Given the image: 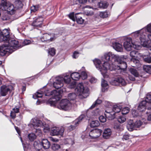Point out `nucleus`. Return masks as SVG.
<instances>
[{
  "mask_svg": "<svg viewBox=\"0 0 151 151\" xmlns=\"http://www.w3.org/2000/svg\"><path fill=\"white\" fill-rule=\"evenodd\" d=\"M41 144L42 146L45 150L49 148L50 146V142L46 139H42Z\"/></svg>",
  "mask_w": 151,
  "mask_h": 151,
  "instance_id": "412c9836",
  "label": "nucleus"
},
{
  "mask_svg": "<svg viewBox=\"0 0 151 151\" xmlns=\"http://www.w3.org/2000/svg\"><path fill=\"white\" fill-rule=\"evenodd\" d=\"M4 42H7L8 44H6L7 45L8 47L10 49H12L13 50V51L17 48H18L17 45L18 42L13 39H11L9 36V39L6 41H3Z\"/></svg>",
  "mask_w": 151,
  "mask_h": 151,
  "instance_id": "9b49d317",
  "label": "nucleus"
},
{
  "mask_svg": "<svg viewBox=\"0 0 151 151\" xmlns=\"http://www.w3.org/2000/svg\"><path fill=\"white\" fill-rule=\"evenodd\" d=\"M52 148L53 150H57L60 148V146L57 144H54L52 145Z\"/></svg>",
  "mask_w": 151,
  "mask_h": 151,
  "instance_id": "49530a36",
  "label": "nucleus"
},
{
  "mask_svg": "<svg viewBox=\"0 0 151 151\" xmlns=\"http://www.w3.org/2000/svg\"><path fill=\"white\" fill-rule=\"evenodd\" d=\"M1 4L8 14L13 15L15 13L16 9L10 3L7 2L6 0H2Z\"/></svg>",
  "mask_w": 151,
  "mask_h": 151,
  "instance_id": "6e6552de",
  "label": "nucleus"
},
{
  "mask_svg": "<svg viewBox=\"0 0 151 151\" xmlns=\"http://www.w3.org/2000/svg\"><path fill=\"white\" fill-rule=\"evenodd\" d=\"M147 56H146L145 55H142V57L145 62L150 63H151V57L148 56V52H147Z\"/></svg>",
  "mask_w": 151,
  "mask_h": 151,
  "instance_id": "bb28decb",
  "label": "nucleus"
},
{
  "mask_svg": "<svg viewBox=\"0 0 151 151\" xmlns=\"http://www.w3.org/2000/svg\"><path fill=\"white\" fill-rule=\"evenodd\" d=\"M126 120V118L124 116H120L118 119V121L119 122L121 123H122Z\"/></svg>",
  "mask_w": 151,
  "mask_h": 151,
  "instance_id": "37998d69",
  "label": "nucleus"
},
{
  "mask_svg": "<svg viewBox=\"0 0 151 151\" xmlns=\"http://www.w3.org/2000/svg\"><path fill=\"white\" fill-rule=\"evenodd\" d=\"M48 52L49 55L54 56L55 54V50L54 48H51L49 50Z\"/></svg>",
  "mask_w": 151,
  "mask_h": 151,
  "instance_id": "c03bdc74",
  "label": "nucleus"
},
{
  "mask_svg": "<svg viewBox=\"0 0 151 151\" xmlns=\"http://www.w3.org/2000/svg\"><path fill=\"white\" fill-rule=\"evenodd\" d=\"M31 122L33 127L35 129L38 127H42L45 132H47L49 130L50 128L49 126L46 125L44 123L42 122L41 121L32 119L31 120Z\"/></svg>",
  "mask_w": 151,
  "mask_h": 151,
  "instance_id": "9d476101",
  "label": "nucleus"
},
{
  "mask_svg": "<svg viewBox=\"0 0 151 151\" xmlns=\"http://www.w3.org/2000/svg\"><path fill=\"white\" fill-rule=\"evenodd\" d=\"M99 119L101 122L104 123L106 121V118L103 116H100L99 117Z\"/></svg>",
  "mask_w": 151,
  "mask_h": 151,
  "instance_id": "4d7b16f0",
  "label": "nucleus"
},
{
  "mask_svg": "<svg viewBox=\"0 0 151 151\" xmlns=\"http://www.w3.org/2000/svg\"><path fill=\"white\" fill-rule=\"evenodd\" d=\"M122 107L120 106H118L117 105H114L113 106V109L112 110L113 112L115 113L119 112L121 110Z\"/></svg>",
  "mask_w": 151,
  "mask_h": 151,
  "instance_id": "c85d7f7f",
  "label": "nucleus"
},
{
  "mask_svg": "<svg viewBox=\"0 0 151 151\" xmlns=\"http://www.w3.org/2000/svg\"><path fill=\"white\" fill-rule=\"evenodd\" d=\"M102 59L104 61L109 62L111 64L110 66L108 65L104 67V69L105 70L121 69L124 71L127 68V64L125 62L122 61L118 55L113 54L111 52H109L105 54Z\"/></svg>",
  "mask_w": 151,
  "mask_h": 151,
  "instance_id": "f257e3e1",
  "label": "nucleus"
},
{
  "mask_svg": "<svg viewBox=\"0 0 151 151\" xmlns=\"http://www.w3.org/2000/svg\"><path fill=\"white\" fill-rule=\"evenodd\" d=\"M129 71L135 77H137L138 76L139 73L136 70L133 68H131L130 69Z\"/></svg>",
  "mask_w": 151,
  "mask_h": 151,
  "instance_id": "c9c22d12",
  "label": "nucleus"
},
{
  "mask_svg": "<svg viewBox=\"0 0 151 151\" xmlns=\"http://www.w3.org/2000/svg\"><path fill=\"white\" fill-rule=\"evenodd\" d=\"M100 123L98 120L93 121L90 124V125L92 127H97L99 126Z\"/></svg>",
  "mask_w": 151,
  "mask_h": 151,
  "instance_id": "473e14b6",
  "label": "nucleus"
},
{
  "mask_svg": "<svg viewBox=\"0 0 151 151\" xmlns=\"http://www.w3.org/2000/svg\"><path fill=\"white\" fill-rule=\"evenodd\" d=\"M139 57L137 58H133L131 59V61L132 62H133L135 64L137 65L139 64Z\"/></svg>",
  "mask_w": 151,
  "mask_h": 151,
  "instance_id": "79ce46f5",
  "label": "nucleus"
},
{
  "mask_svg": "<svg viewBox=\"0 0 151 151\" xmlns=\"http://www.w3.org/2000/svg\"><path fill=\"white\" fill-rule=\"evenodd\" d=\"M129 109L128 107H125L123 108L121 111L122 114H126L129 113Z\"/></svg>",
  "mask_w": 151,
  "mask_h": 151,
  "instance_id": "a18cd8bd",
  "label": "nucleus"
},
{
  "mask_svg": "<svg viewBox=\"0 0 151 151\" xmlns=\"http://www.w3.org/2000/svg\"><path fill=\"white\" fill-rule=\"evenodd\" d=\"M130 55L132 58H137L141 56L138 52L135 51H131L130 53Z\"/></svg>",
  "mask_w": 151,
  "mask_h": 151,
  "instance_id": "c756f323",
  "label": "nucleus"
},
{
  "mask_svg": "<svg viewBox=\"0 0 151 151\" xmlns=\"http://www.w3.org/2000/svg\"><path fill=\"white\" fill-rule=\"evenodd\" d=\"M28 136L29 139L31 141H33L36 137V135L33 133L29 134Z\"/></svg>",
  "mask_w": 151,
  "mask_h": 151,
  "instance_id": "f704fd0d",
  "label": "nucleus"
},
{
  "mask_svg": "<svg viewBox=\"0 0 151 151\" xmlns=\"http://www.w3.org/2000/svg\"><path fill=\"white\" fill-rule=\"evenodd\" d=\"M124 46L125 49L128 51H130L132 47L138 50L141 47V45L137 44L136 43H132L131 38H127L126 39L124 43Z\"/></svg>",
  "mask_w": 151,
  "mask_h": 151,
  "instance_id": "423d86ee",
  "label": "nucleus"
},
{
  "mask_svg": "<svg viewBox=\"0 0 151 151\" xmlns=\"http://www.w3.org/2000/svg\"><path fill=\"white\" fill-rule=\"evenodd\" d=\"M109 14L107 12H100L99 16L102 18H106L108 17Z\"/></svg>",
  "mask_w": 151,
  "mask_h": 151,
  "instance_id": "ea45409f",
  "label": "nucleus"
},
{
  "mask_svg": "<svg viewBox=\"0 0 151 151\" xmlns=\"http://www.w3.org/2000/svg\"><path fill=\"white\" fill-rule=\"evenodd\" d=\"M146 104V101H142L138 106L137 108L138 110L141 112L145 111V110Z\"/></svg>",
  "mask_w": 151,
  "mask_h": 151,
  "instance_id": "5701e85b",
  "label": "nucleus"
},
{
  "mask_svg": "<svg viewBox=\"0 0 151 151\" xmlns=\"http://www.w3.org/2000/svg\"><path fill=\"white\" fill-rule=\"evenodd\" d=\"M146 29H143L142 30V32H143V31L144 30H145ZM147 31L148 32L150 33H151V24H148L147 27V28L146 29Z\"/></svg>",
  "mask_w": 151,
  "mask_h": 151,
  "instance_id": "13d9d810",
  "label": "nucleus"
},
{
  "mask_svg": "<svg viewBox=\"0 0 151 151\" xmlns=\"http://www.w3.org/2000/svg\"><path fill=\"white\" fill-rule=\"evenodd\" d=\"M30 41L29 40H25L23 42V44L24 45H27L30 43Z\"/></svg>",
  "mask_w": 151,
  "mask_h": 151,
  "instance_id": "0e129e2a",
  "label": "nucleus"
},
{
  "mask_svg": "<svg viewBox=\"0 0 151 151\" xmlns=\"http://www.w3.org/2000/svg\"><path fill=\"white\" fill-rule=\"evenodd\" d=\"M69 18L73 21L76 20L77 22L79 24H82L83 23L84 20L80 16L79 13L76 14L75 16L73 13H70L69 15Z\"/></svg>",
  "mask_w": 151,
  "mask_h": 151,
  "instance_id": "4468645a",
  "label": "nucleus"
},
{
  "mask_svg": "<svg viewBox=\"0 0 151 151\" xmlns=\"http://www.w3.org/2000/svg\"><path fill=\"white\" fill-rule=\"evenodd\" d=\"M43 92L41 91H39L35 94V95L37 98H41L42 96Z\"/></svg>",
  "mask_w": 151,
  "mask_h": 151,
  "instance_id": "09e8293b",
  "label": "nucleus"
},
{
  "mask_svg": "<svg viewBox=\"0 0 151 151\" xmlns=\"http://www.w3.org/2000/svg\"><path fill=\"white\" fill-rule=\"evenodd\" d=\"M2 19L3 20H7L10 19V17L7 14H4L2 16Z\"/></svg>",
  "mask_w": 151,
  "mask_h": 151,
  "instance_id": "864d4df0",
  "label": "nucleus"
},
{
  "mask_svg": "<svg viewBox=\"0 0 151 151\" xmlns=\"http://www.w3.org/2000/svg\"><path fill=\"white\" fill-rule=\"evenodd\" d=\"M111 83L112 85L117 86L120 85L122 86H124L126 84L124 80L121 77L115 78L111 82Z\"/></svg>",
  "mask_w": 151,
  "mask_h": 151,
  "instance_id": "dca6fc26",
  "label": "nucleus"
},
{
  "mask_svg": "<svg viewBox=\"0 0 151 151\" xmlns=\"http://www.w3.org/2000/svg\"><path fill=\"white\" fill-rule=\"evenodd\" d=\"M143 101H146V103H151V95H147L145 100H143Z\"/></svg>",
  "mask_w": 151,
  "mask_h": 151,
  "instance_id": "3c124183",
  "label": "nucleus"
},
{
  "mask_svg": "<svg viewBox=\"0 0 151 151\" xmlns=\"http://www.w3.org/2000/svg\"><path fill=\"white\" fill-rule=\"evenodd\" d=\"M13 52L12 49H10L7 45L5 44L0 46V55L1 56H4L6 54L8 55Z\"/></svg>",
  "mask_w": 151,
  "mask_h": 151,
  "instance_id": "ddd939ff",
  "label": "nucleus"
},
{
  "mask_svg": "<svg viewBox=\"0 0 151 151\" xmlns=\"http://www.w3.org/2000/svg\"><path fill=\"white\" fill-rule=\"evenodd\" d=\"M75 82H73L69 84L68 87L70 88H72L75 87Z\"/></svg>",
  "mask_w": 151,
  "mask_h": 151,
  "instance_id": "680f3d73",
  "label": "nucleus"
},
{
  "mask_svg": "<svg viewBox=\"0 0 151 151\" xmlns=\"http://www.w3.org/2000/svg\"><path fill=\"white\" fill-rule=\"evenodd\" d=\"M97 79L94 77H92L90 79V81L92 83H95Z\"/></svg>",
  "mask_w": 151,
  "mask_h": 151,
  "instance_id": "338daca9",
  "label": "nucleus"
},
{
  "mask_svg": "<svg viewBox=\"0 0 151 151\" xmlns=\"http://www.w3.org/2000/svg\"><path fill=\"white\" fill-rule=\"evenodd\" d=\"M102 131L99 129H94L91 130L89 133V136L91 138L95 139L100 136Z\"/></svg>",
  "mask_w": 151,
  "mask_h": 151,
  "instance_id": "6ab92c4d",
  "label": "nucleus"
},
{
  "mask_svg": "<svg viewBox=\"0 0 151 151\" xmlns=\"http://www.w3.org/2000/svg\"><path fill=\"white\" fill-rule=\"evenodd\" d=\"M77 95L82 96L84 97L87 96V94L89 91V89L86 87H85L81 83H78L75 90Z\"/></svg>",
  "mask_w": 151,
  "mask_h": 151,
  "instance_id": "0eeeda50",
  "label": "nucleus"
},
{
  "mask_svg": "<svg viewBox=\"0 0 151 151\" xmlns=\"http://www.w3.org/2000/svg\"><path fill=\"white\" fill-rule=\"evenodd\" d=\"M76 95L75 93H70L68 95V99L70 100H75L76 97Z\"/></svg>",
  "mask_w": 151,
  "mask_h": 151,
  "instance_id": "4c0bfd02",
  "label": "nucleus"
},
{
  "mask_svg": "<svg viewBox=\"0 0 151 151\" xmlns=\"http://www.w3.org/2000/svg\"><path fill=\"white\" fill-rule=\"evenodd\" d=\"M16 7L17 9L22 8L23 6V4L20 1H17L15 2Z\"/></svg>",
  "mask_w": 151,
  "mask_h": 151,
  "instance_id": "a19ab883",
  "label": "nucleus"
},
{
  "mask_svg": "<svg viewBox=\"0 0 151 151\" xmlns=\"http://www.w3.org/2000/svg\"><path fill=\"white\" fill-rule=\"evenodd\" d=\"M34 147L36 150L39 151L42 147V144L37 141H35L34 143Z\"/></svg>",
  "mask_w": 151,
  "mask_h": 151,
  "instance_id": "cd10ccee",
  "label": "nucleus"
},
{
  "mask_svg": "<svg viewBox=\"0 0 151 151\" xmlns=\"http://www.w3.org/2000/svg\"><path fill=\"white\" fill-rule=\"evenodd\" d=\"M107 53H105L104 56H102L101 57V59L102 61L104 62L103 64H101V61L100 60L98 59H95L93 60V61L94 63V64L95 65L96 68L101 72V73L104 78L106 77L107 76H106L105 73H106V71L108 70H105L104 69L105 68L104 67H106L108 65H109V66H111V64L109 62H107L106 61H104V60H103V59H102L103 57L104 56L105 54Z\"/></svg>",
  "mask_w": 151,
  "mask_h": 151,
  "instance_id": "7ed1b4c3",
  "label": "nucleus"
},
{
  "mask_svg": "<svg viewBox=\"0 0 151 151\" xmlns=\"http://www.w3.org/2000/svg\"><path fill=\"white\" fill-rule=\"evenodd\" d=\"M142 124V122L140 120L137 121L134 124L135 128L139 127Z\"/></svg>",
  "mask_w": 151,
  "mask_h": 151,
  "instance_id": "8fccbe9b",
  "label": "nucleus"
},
{
  "mask_svg": "<svg viewBox=\"0 0 151 151\" xmlns=\"http://www.w3.org/2000/svg\"><path fill=\"white\" fill-rule=\"evenodd\" d=\"M114 127L115 129L119 130L121 131L123 130V127L122 125H121L120 124H117L116 125H115Z\"/></svg>",
  "mask_w": 151,
  "mask_h": 151,
  "instance_id": "5fc2aeb1",
  "label": "nucleus"
},
{
  "mask_svg": "<svg viewBox=\"0 0 151 151\" xmlns=\"http://www.w3.org/2000/svg\"><path fill=\"white\" fill-rule=\"evenodd\" d=\"M39 9V7L38 6H32L31 8V12H35L37 11Z\"/></svg>",
  "mask_w": 151,
  "mask_h": 151,
  "instance_id": "603ef678",
  "label": "nucleus"
},
{
  "mask_svg": "<svg viewBox=\"0 0 151 151\" xmlns=\"http://www.w3.org/2000/svg\"><path fill=\"white\" fill-rule=\"evenodd\" d=\"M15 112L13 111H11L10 113V116L13 119H14L16 117V114Z\"/></svg>",
  "mask_w": 151,
  "mask_h": 151,
  "instance_id": "774afa93",
  "label": "nucleus"
},
{
  "mask_svg": "<svg viewBox=\"0 0 151 151\" xmlns=\"http://www.w3.org/2000/svg\"><path fill=\"white\" fill-rule=\"evenodd\" d=\"M70 76L73 80H78L80 78V75L78 73L74 72L71 74Z\"/></svg>",
  "mask_w": 151,
  "mask_h": 151,
  "instance_id": "a878e982",
  "label": "nucleus"
},
{
  "mask_svg": "<svg viewBox=\"0 0 151 151\" xmlns=\"http://www.w3.org/2000/svg\"><path fill=\"white\" fill-rule=\"evenodd\" d=\"M9 32L7 29L0 31V42L6 41L9 39Z\"/></svg>",
  "mask_w": 151,
  "mask_h": 151,
  "instance_id": "f3484780",
  "label": "nucleus"
},
{
  "mask_svg": "<svg viewBox=\"0 0 151 151\" xmlns=\"http://www.w3.org/2000/svg\"><path fill=\"white\" fill-rule=\"evenodd\" d=\"M43 18L42 17H38L36 18L33 21L32 25L35 28L41 27L42 25Z\"/></svg>",
  "mask_w": 151,
  "mask_h": 151,
  "instance_id": "a211bd4d",
  "label": "nucleus"
},
{
  "mask_svg": "<svg viewBox=\"0 0 151 151\" xmlns=\"http://www.w3.org/2000/svg\"><path fill=\"white\" fill-rule=\"evenodd\" d=\"M98 5L100 8H106L108 7V4L106 1H101L98 3Z\"/></svg>",
  "mask_w": 151,
  "mask_h": 151,
  "instance_id": "7c9ffc66",
  "label": "nucleus"
},
{
  "mask_svg": "<svg viewBox=\"0 0 151 151\" xmlns=\"http://www.w3.org/2000/svg\"><path fill=\"white\" fill-rule=\"evenodd\" d=\"M71 79L69 76H65L64 78L59 76L56 78V81L54 83L53 85L55 88L59 89L63 86V82L69 83Z\"/></svg>",
  "mask_w": 151,
  "mask_h": 151,
  "instance_id": "20e7f679",
  "label": "nucleus"
},
{
  "mask_svg": "<svg viewBox=\"0 0 151 151\" xmlns=\"http://www.w3.org/2000/svg\"><path fill=\"white\" fill-rule=\"evenodd\" d=\"M10 91V89L9 87L4 85L1 87L0 93L1 96H5L7 94L8 91Z\"/></svg>",
  "mask_w": 151,
  "mask_h": 151,
  "instance_id": "aec40b11",
  "label": "nucleus"
},
{
  "mask_svg": "<svg viewBox=\"0 0 151 151\" xmlns=\"http://www.w3.org/2000/svg\"><path fill=\"white\" fill-rule=\"evenodd\" d=\"M112 109L111 110V111H109L108 110H106L105 111V114L107 117H108L111 119L113 118V116L112 114H111L110 113H112Z\"/></svg>",
  "mask_w": 151,
  "mask_h": 151,
  "instance_id": "72a5a7b5",
  "label": "nucleus"
},
{
  "mask_svg": "<svg viewBox=\"0 0 151 151\" xmlns=\"http://www.w3.org/2000/svg\"><path fill=\"white\" fill-rule=\"evenodd\" d=\"M102 102V100L101 99H97L95 103L93 104V105L90 107V109H93L96 106L101 104Z\"/></svg>",
  "mask_w": 151,
  "mask_h": 151,
  "instance_id": "2f4dec72",
  "label": "nucleus"
},
{
  "mask_svg": "<svg viewBox=\"0 0 151 151\" xmlns=\"http://www.w3.org/2000/svg\"><path fill=\"white\" fill-rule=\"evenodd\" d=\"M80 77H81L83 80L85 79L87 77V74L85 72H82L81 73Z\"/></svg>",
  "mask_w": 151,
  "mask_h": 151,
  "instance_id": "6e6d98bb",
  "label": "nucleus"
},
{
  "mask_svg": "<svg viewBox=\"0 0 151 151\" xmlns=\"http://www.w3.org/2000/svg\"><path fill=\"white\" fill-rule=\"evenodd\" d=\"M135 35V36H139L141 45L144 47L149 48V50L151 51V44L150 41L145 40V35L142 33V30H140L136 32Z\"/></svg>",
  "mask_w": 151,
  "mask_h": 151,
  "instance_id": "39448f33",
  "label": "nucleus"
},
{
  "mask_svg": "<svg viewBox=\"0 0 151 151\" xmlns=\"http://www.w3.org/2000/svg\"><path fill=\"white\" fill-rule=\"evenodd\" d=\"M111 133L110 129L107 128L105 129L103 134V137L105 139L108 138L111 136Z\"/></svg>",
  "mask_w": 151,
  "mask_h": 151,
  "instance_id": "4be33fe9",
  "label": "nucleus"
},
{
  "mask_svg": "<svg viewBox=\"0 0 151 151\" xmlns=\"http://www.w3.org/2000/svg\"><path fill=\"white\" fill-rule=\"evenodd\" d=\"M127 128L130 131H132L135 128L133 120H130L128 122Z\"/></svg>",
  "mask_w": 151,
  "mask_h": 151,
  "instance_id": "b1692460",
  "label": "nucleus"
},
{
  "mask_svg": "<svg viewBox=\"0 0 151 151\" xmlns=\"http://www.w3.org/2000/svg\"><path fill=\"white\" fill-rule=\"evenodd\" d=\"M12 111L15 112V113H18L19 112V108L17 106L15 107L14 109H13Z\"/></svg>",
  "mask_w": 151,
  "mask_h": 151,
  "instance_id": "052dcab7",
  "label": "nucleus"
},
{
  "mask_svg": "<svg viewBox=\"0 0 151 151\" xmlns=\"http://www.w3.org/2000/svg\"><path fill=\"white\" fill-rule=\"evenodd\" d=\"M101 86L103 88V89H102V91H105V88H106V89H107L106 87L108 86V84L107 83V81L104 80H102L101 81Z\"/></svg>",
  "mask_w": 151,
  "mask_h": 151,
  "instance_id": "e433bc0d",
  "label": "nucleus"
},
{
  "mask_svg": "<svg viewBox=\"0 0 151 151\" xmlns=\"http://www.w3.org/2000/svg\"><path fill=\"white\" fill-rule=\"evenodd\" d=\"M64 131L63 127H54L52 129L51 133L53 135H60L62 136Z\"/></svg>",
  "mask_w": 151,
  "mask_h": 151,
  "instance_id": "f8f14e48",
  "label": "nucleus"
},
{
  "mask_svg": "<svg viewBox=\"0 0 151 151\" xmlns=\"http://www.w3.org/2000/svg\"><path fill=\"white\" fill-rule=\"evenodd\" d=\"M44 93L45 96H52V98L55 99V100L50 99L47 101V103L50 104L51 106H55L57 103V101L59 100L62 96L59 91L57 90H54L52 91L47 90L44 92Z\"/></svg>",
  "mask_w": 151,
  "mask_h": 151,
  "instance_id": "f03ea898",
  "label": "nucleus"
},
{
  "mask_svg": "<svg viewBox=\"0 0 151 151\" xmlns=\"http://www.w3.org/2000/svg\"><path fill=\"white\" fill-rule=\"evenodd\" d=\"M74 123L75 124V125H71L69 127V129L70 131L72 130L75 129V127L77 126L78 124V122H76V121H74Z\"/></svg>",
  "mask_w": 151,
  "mask_h": 151,
  "instance_id": "de8ad7c7",
  "label": "nucleus"
},
{
  "mask_svg": "<svg viewBox=\"0 0 151 151\" xmlns=\"http://www.w3.org/2000/svg\"><path fill=\"white\" fill-rule=\"evenodd\" d=\"M113 48L117 51L121 52L122 50V46L120 43L115 42L113 44Z\"/></svg>",
  "mask_w": 151,
  "mask_h": 151,
  "instance_id": "393cba45",
  "label": "nucleus"
},
{
  "mask_svg": "<svg viewBox=\"0 0 151 151\" xmlns=\"http://www.w3.org/2000/svg\"><path fill=\"white\" fill-rule=\"evenodd\" d=\"M71 107V103L67 99H62L57 105L58 109L65 111L70 110Z\"/></svg>",
  "mask_w": 151,
  "mask_h": 151,
  "instance_id": "1a4fd4ad",
  "label": "nucleus"
},
{
  "mask_svg": "<svg viewBox=\"0 0 151 151\" xmlns=\"http://www.w3.org/2000/svg\"><path fill=\"white\" fill-rule=\"evenodd\" d=\"M85 117V115H84L83 114L81 115L78 118V121H77V120H76L75 121H76V122H78V124L80 122V121L82 120Z\"/></svg>",
  "mask_w": 151,
  "mask_h": 151,
  "instance_id": "bf43d9fd",
  "label": "nucleus"
},
{
  "mask_svg": "<svg viewBox=\"0 0 151 151\" xmlns=\"http://www.w3.org/2000/svg\"><path fill=\"white\" fill-rule=\"evenodd\" d=\"M93 113H94V115L97 116V115L99 114L100 111L99 109H96V110L94 111H93Z\"/></svg>",
  "mask_w": 151,
  "mask_h": 151,
  "instance_id": "69168bd1",
  "label": "nucleus"
},
{
  "mask_svg": "<svg viewBox=\"0 0 151 151\" xmlns=\"http://www.w3.org/2000/svg\"><path fill=\"white\" fill-rule=\"evenodd\" d=\"M129 136L128 134H125L123 135L122 139L123 140H127L129 139Z\"/></svg>",
  "mask_w": 151,
  "mask_h": 151,
  "instance_id": "e2e57ef3",
  "label": "nucleus"
},
{
  "mask_svg": "<svg viewBox=\"0 0 151 151\" xmlns=\"http://www.w3.org/2000/svg\"><path fill=\"white\" fill-rule=\"evenodd\" d=\"M84 11L85 14L87 16H91L93 14V13L91 8H90L88 10L85 9Z\"/></svg>",
  "mask_w": 151,
  "mask_h": 151,
  "instance_id": "58836bf2",
  "label": "nucleus"
},
{
  "mask_svg": "<svg viewBox=\"0 0 151 151\" xmlns=\"http://www.w3.org/2000/svg\"><path fill=\"white\" fill-rule=\"evenodd\" d=\"M56 38L55 35L54 33L50 34H46L41 38L42 41H47L49 42L54 40Z\"/></svg>",
  "mask_w": 151,
  "mask_h": 151,
  "instance_id": "2eb2a0df",
  "label": "nucleus"
}]
</instances>
